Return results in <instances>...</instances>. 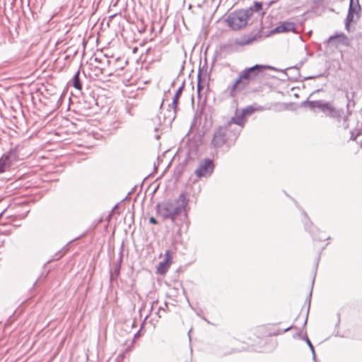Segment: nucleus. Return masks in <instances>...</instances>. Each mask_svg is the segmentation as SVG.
Returning a JSON list of instances; mask_svg holds the SVG:
<instances>
[{
  "label": "nucleus",
  "mask_w": 362,
  "mask_h": 362,
  "mask_svg": "<svg viewBox=\"0 0 362 362\" xmlns=\"http://www.w3.org/2000/svg\"><path fill=\"white\" fill-rule=\"evenodd\" d=\"M263 110H264V107H261V106H257V107H255L252 105H250V106H247V107L244 108L242 112L245 116V115H251L253 112H255V111H262Z\"/></svg>",
  "instance_id": "15"
},
{
  "label": "nucleus",
  "mask_w": 362,
  "mask_h": 362,
  "mask_svg": "<svg viewBox=\"0 0 362 362\" xmlns=\"http://www.w3.org/2000/svg\"><path fill=\"white\" fill-rule=\"evenodd\" d=\"M312 354H313V359L314 361H315V359H316L315 352L314 351V353H312Z\"/></svg>",
  "instance_id": "28"
},
{
  "label": "nucleus",
  "mask_w": 362,
  "mask_h": 362,
  "mask_svg": "<svg viewBox=\"0 0 362 362\" xmlns=\"http://www.w3.org/2000/svg\"><path fill=\"white\" fill-rule=\"evenodd\" d=\"M160 310H163V311H164V310H165V308H164V307H160V308H159V309H158V317H160V315H159V312H160Z\"/></svg>",
  "instance_id": "27"
},
{
  "label": "nucleus",
  "mask_w": 362,
  "mask_h": 362,
  "mask_svg": "<svg viewBox=\"0 0 362 362\" xmlns=\"http://www.w3.org/2000/svg\"><path fill=\"white\" fill-rule=\"evenodd\" d=\"M64 255V252H59V254H56V256H57V259L61 258Z\"/></svg>",
  "instance_id": "25"
},
{
  "label": "nucleus",
  "mask_w": 362,
  "mask_h": 362,
  "mask_svg": "<svg viewBox=\"0 0 362 362\" xmlns=\"http://www.w3.org/2000/svg\"><path fill=\"white\" fill-rule=\"evenodd\" d=\"M240 129L238 127H232L231 124L220 126L214 130L211 146L218 148L224 145L231 146L239 136Z\"/></svg>",
  "instance_id": "2"
},
{
  "label": "nucleus",
  "mask_w": 362,
  "mask_h": 362,
  "mask_svg": "<svg viewBox=\"0 0 362 362\" xmlns=\"http://www.w3.org/2000/svg\"><path fill=\"white\" fill-rule=\"evenodd\" d=\"M305 229L307 230H308L311 234L313 236V238L315 240H317L318 241H323V240H325L327 239V237L325 235V234L321 233L319 235H316L315 233V231H317L318 230L314 227L313 226H312V224L310 225H308L306 223H305Z\"/></svg>",
  "instance_id": "12"
},
{
  "label": "nucleus",
  "mask_w": 362,
  "mask_h": 362,
  "mask_svg": "<svg viewBox=\"0 0 362 362\" xmlns=\"http://www.w3.org/2000/svg\"><path fill=\"white\" fill-rule=\"evenodd\" d=\"M15 152L10 151L7 154L3 155L0 158V173L5 171L6 168L11 165V162L15 159Z\"/></svg>",
  "instance_id": "10"
},
{
  "label": "nucleus",
  "mask_w": 362,
  "mask_h": 362,
  "mask_svg": "<svg viewBox=\"0 0 362 362\" xmlns=\"http://www.w3.org/2000/svg\"><path fill=\"white\" fill-rule=\"evenodd\" d=\"M256 38H257V37L254 36L252 37H248V38H247L245 40H236L235 42L238 45L244 46V45H247L252 43L253 41H255L256 40Z\"/></svg>",
  "instance_id": "17"
},
{
  "label": "nucleus",
  "mask_w": 362,
  "mask_h": 362,
  "mask_svg": "<svg viewBox=\"0 0 362 362\" xmlns=\"http://www.w3.org/2000/svg\"><path fill=\"white\" fill-rule=\"evenodd\" d=\"M245 10H250L252 16L254 12L259 13L262 10V3L255 1L254 2L253 6H251L250 7L245 8Z\"/></svg>",
  "instance_id": "16"
},
{
  "label": "nucleus",
  "mask_w": 362,
  "mask_h": 362,
  "mask_svg": "<svg viewBox=\"0 0 362 362\" xmlns=\"http://www.w3.org/2000/svg\"><path fill=\"white\" fill-rule=\"evenodd\" d=\"M164 306H165V308H168V303H167L166 302H165V303H164Z\"/></svg>",
  "instance_id": "31"
},
{
  "label": "nucleus",
  "mask_w": 362,
  "mask_h": 362,
  "mask_svg": "<svg viewBox=\"0 0 362 362\" xmlns=\"http://www.w3.org/2000/svg\"><path fill=\"white\" fill-rule=\"evenodd\" d=\"M292 328H293V327L290 326V327L284 329L283 331H278L277 332L274 333V334L277 335V334H280L289 331L290 329H291Z\"/></svg>",
  "instance_id": "23"
},
{
  "label": "nucleus",
  "mask_w": 362,
  "mask_h": 362,
  "mask_svg": "<svg viewBox=\"0 0 362 362\" xmlns=\"http://www.w3.org/2000/svg\"><path fill=\"white\" fill-rule=\"evenodd\" d=\"M250 18V10L240 9L230 13L226 18V22L232 30H239L247 25Z\"/></svg>",
  "instance_id": "4"
},
{
  "label": "nucleus",
  "mask_w": 362,
  "mask_h": 362,
  "mask_svg": "<svg viewBox=\"0 0 362 362\" xmlns=\"http://www.w3.org/2000/svg\"><path fill=\"white\" fill-rule=\"evenodd\" d=\"M361 6L359 0H350L348 14L346 18L345 25L348 29L351 23L359 18Z\"/></svg>",
  "instance_id": "7"
},
{
  "label": "nucleus",
  "mask_w": 362,
  "mask_h": 362,
  "mask_svg": "<svg viewBox=\"0 0 362 362\" xmlns=\"http://www.w3.org/2000/svg\"><path fill=\"white\" fill-rule=\"evenodd\" d=\"M311 295H312V292L310 291V294H309V298H310V297H311ZM310 305V298H309L308 313L309 312Z\"/></svg>",
  "instance_id": "26"
},
{
  "label": "nucleus",
  "mask_w": 362,
  "mask_h": 362,
  "mask_svg": "<svg viewBox=\"0 0 362 362\" xmlns=\"http://www.w3.org/2000/svg\"><path fill=\"white\" fill-rule=\"evenodd\" d=\"M73 86L77 90L82 89V83L80 80V70L79 69L74 75Z\"/></svg>",
  "instance_id": "14"
},
{
  "label": "nucleus",
  "mask_w": 362,
  "mask_h": 362,
  "mask_svg": "<svg viewBox=\"0 0 362 362\" xmlns=\"http://www.w3.org/2000/svg\"><path fill=\"white\" fill-rule=\"evenodd\" d=\"M332 38H334V37H330L329 40H331Z\"/></svg>",
  "instance_id": "32"
},
{
  "label": "nucleus",
  "mask_w": 362,
  "mask_h": 362,
  "mask_svg": "<svg viewBox=\"0 0 362 362\" xmlns=\"http://www.w3.org/2000/svg\"><path fill=\"white\" fill-rule=\"evenodd\" d=\"M214 170V164L212 160L209 158L204 159L200 162L194 170V174L199 178L210 176Z\"/></svg>",
  "instance_id": "6"
},
{
  "label": "nucleus",
  "mask_w": 362,
  "mask_h": 362,
  "mask_svg": "<svg viewBox=\"0 0 362 362\" xmlns=\"http://www.w3.org/2000/svg\"><path fill=\"white\" fill-rule=\"evenodd\" d=\"M305 61V59H304L303 61L300 62L298 64H296L293 67L288 68V69H299L303 66V64H304Z\"/></svg>",
  "instance_id": "22"
},
{
  "label": "nucleus",
  "mask_w": 362,
  "mask_h": 362,
  "mask_svg": "<svg viewBox=\"0 0 362 362\" xmlns=\"http://www.w3.org/2000/svg\"><path fill=\"white\" fill-rule=\"evenodd\" d=\"M227 124H231L232 127H236L235 125H238L240 127V128H238L241 130V128L243 127L245 124V115L243 112L240 115H235L232 117Z\"/></svg>",
  "instance_id": "13"
},
{
  "label": "nucleus",
  "mask_w": 362,
  "mask_h": 362,
  "mask_svg": "<svg viewBox=\"0 0 362 362\" xmlns=\"http://www.w3.org/2000/svg\"><path fill=\"white\" fill-rule=\"evenodd\" d=\"M267 66L256 64L250 68L243 69L239 74L235 82L229 86L227 90L230 97H235L238 92L244 90L252 79H254L259 73L262 72Z\"/></svg>",
  "instance_id": "3"
},
{
  "label": "nucleus",
  "mask_w": 362,
  "mask_h": 362,
  "mask_svg": "<svg viewBox=\"0 0 362 362\" xmlns=\"http://www.w3.org/2000/svg\"><path fill=\"white\" fill-rule=\"evenodd\" d=\"M307 320H308V316L306 317L305 321H304V324L303 325L305 326L306 323H307Z\"/></svg>",
  "instance_id": "29"
},
{
  "label": "nucleus",
  "mask_w": 362,
  "mask_h": 362,
  "mask_svg": "<svg viewBox=\"0 0 362 362\" xmlns=\"http://www.w3.org/2000/svg\"><path fill=\"white\" fill-rule=\"evenodd\" d=\"M149 223H152V224H157L158 223L156 219L154 217H151L149 218Z\"/></svg>",
  "instance_id": "24"
},
{
  "label": "nucleus",
  "mask_w": 362,
  "mask_h": 362,
  "mask_svg": "<svg viewBox=\"0 0 362 362\" xmlns=\"http://www.w3.org/2000/svg\"><path fill=\"white\" fill-rule=\"evenodd\" d=\"M303 339L305 341V342L307 343L308 346H309L310 351H312V353H314V346L312 344L311 341H310V339H308V337L307 336H305Z\"/></svg>",
  "instance_id": "21"
},
{
  "label": "nucleus",
  "mask_w": 362,
  "mask_h": 362,
  "mask_svg": "<svg viewBox=\"0 0 362 362\" xmlns=\"http://www.w3.org/2000/svg\"><path fill=\"white\" fill-rule=\"evenodd\" d=\"M183 87L184 83H182V85L178 88L173 98L172 103L169 105L170 109L168 110V115H165V117H167L170 121L174 120L176 117L177 111V103L179 98H180V95L182 93Z\"/></svg>",
  "instance_id": "8"
},
{
  "label": "nucleus",
  "mask_w": 362,
  "mask_h": 362,
  "mask_svg": "<svg viewBox=\"0 0 362 362\" xmlns=\"http://www.w3.org/2000/svg\"><path fill=\"white\" fill-rule=\"evenodd\" d=\"M361 134H362V129H359L355 136H354V132H351V139L356 141L358 139H360Z\"/></svg>",
  "instance_id": "20"
},
{
  "label": "nucleus",
  "mask_w": 362,
  "mask_h": 362,
  "mask_svg": "<svg viewBox=\"0 0 362 362\" xmlns=\"http://www.w3.org/2000/svg\"><path fill=\"white\" fill-rule=\"evenodd\" d=\"M305 105L311 110L318 108L322 112L332 117L340 116L341 111L335 109L329 103L323 100L305 101Z\"/></svg>",
  "instance_id": "5"
},
{
  "label": "nucleus",
  "mask_w": 362,
  "mask_h": 362,
  "mask_svg": "<svg viewBox=\"0 0 362 362\" xmlns=\"http://www.w3.org/2000/svg\"><path fill=\"white\" fill-rule=\"evenodd\" d=\"M296 28L295 24L291 22H284L277 27H276L274 31L276 33H286L293 31Z\"/></svg>",
  "instance_id": "11"
},
{
  "label": "nucleus",
  "mask_w": 362,
  "mask_h": 362,
  "mask_svg": "<svg viewBox=\"0 0 362 362\" xmlns=\"http://www.w3.org/2000/svg\"><path fill=\"white\" fill-rule=\"evenodd\" d=\"M120 272V264L117 265L116 268L114 270V272L111 274V279H112L115 277H117L119 276Z\"/></svg>",
  "instance_id": "19"
},
{
  "label": "nucleus",
  "mask_w": 362,
  "mask_h": 362,
  "mask_svg": "<svg viewBox=\"0 0 362 362\" xmlns=\"http://www.w3.org/2000/svg\"><path fill=\"white\" fill-rule=\"evenodd\" d=\"M189 199L185 194L182 193L177 199L173 201H165L158 204L156 206L157 214L163 220H170L174 223L178 215L182 211H186Z\"/></svg>",
  "instance_id": "1"
},
{
  "label": "nucleus",
  "mask_w": 362,
  "mask_h": 362,
  "mask_svg": "<svg viewBox=\"0 0 362 362\" xmlns=\"http://www.w3.org/2000/svg\"><path fill=\"white\" fill-rule=\"evenodd\" d=\"M5 210H4L1 213H0V218L2 216L3 214L4 213Z\"/></svg>",
  "instance_id": "30"
},
{
  "label": "nucleus",
  "mask_w": 362,
  "mask_h": 362,
  "mask_svg": "<svg viewBox=\"0 0 362 362\" xmlns=\"http://www.w3.org/2000/svg\"><path fill=\"white\" fill-rule=\"evenodd\" d=\"M361 141H362V137H361Z\"/></svg>",
  "instance_id": "33"
},
{
  "label": "nucleus",
  "mask_w": 362,
  "mask_h": 362,
  "mask_svg": "<svg viewBox=\"0 0 362 362\" xmlns=\"http://www.w3.org/2000/svg\"><path fill=\"white\" fill-rule=\"evenodd\" d=\"M198 82H197V94H198V96L200 97V92L203 90L204 88V86L202 85V80H201V74L200 72L198 74Z\"/></svg>",
  "instance_id": "18"
},
{
  "label": "nucleus",
  "mask_w": 362,
  "mask_h": 362,
  "mask_svg": "<svg viewBox=\"0 0 362 362\" xmlns=\"http://www.w3.org/2000/svg\"><path fill=\"white\" fill-rule=\"evenodd\" d=\"M172 252L169 250H166L164 255L163 260L158 264L157 267L158 273L160 274H165L172 263Z\"/></svg>",
  "instance_id": "9"
}]
</instances>
